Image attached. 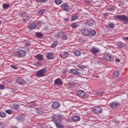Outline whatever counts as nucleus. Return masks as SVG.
Wrapping results in <instances>:
<instances>
[{
  "label": "nucleus",
  "instance_id": "20e7f679",
  "mask_svg": "<svg viewBox=\"0 0 128 128\" xmlns=\"http://www.w3.org/2000/svg\"><path fill=\"white\" fill-rule=\"evenodd\" d=\"M81 34L82 36H90V29L88 28H82L81 30Z\"/></svg>",
  "mask_w": 128,
  "mask_h": 128
},
{
  "label": "nucleus",
  "instance_id": "c756f323",
  "mask_svg": "<svg viewBox=\"0 0 128 128\" xmlns=\"http://www.w3.org/2000/svg\"><path fill=\"white\" fill-rule=\"evenodd\" d=\"M78 20V15L76 14H74L72 16V20Z\"/></svg>",
  "mask_w": 128,
  "mask_h": 128
},
{
  "label": "nucleus",
  "instance_id": "052dcab7",
  "mask_svg": "<svg viewBox=\"0 0 128 128\" xmlns=\"http://www.w3.org/2000/svg\"><path fill=\"white\" fill-rule=\"evenodd\" d=\"M127 2L128 1V0H126Z\"/></svg>",
  "mask_w": 128,
  "mask_h": 128
},
{
  "label": "nucleus",
  "instance_id": "ddd939ff",
  "mask_svg": "<svg viewBox=\"0 0 128 128\" xmlns=\"http://www.w3.org/2000/svg\"><path fill=\"white\" fill-rule=\"evenodd\" d=\"M54 84L56 86H60V84H62V79L58 78L54 80Z\"/></svg>",
  "mask_w": 128,
  "mask_h": 128
},
{
  "label": "nucleus",
  "instance_id": "3c124183",
  "mask_svg": "<svg viewBox=\"0 0 128 128\" xmlns=\"http://www.w3.org/2000/svg\"><path fill=\"white\" fill-rule=\"evenodd\" d=\"M24 13L19 14L20 16H22V17L24 16Z\"/></svg>",
  "mask_w": 128,
  "mask_h": 128
},
{
  "label": "nucleus",
  "instance_id": "c85d7f7f",
  "mask_svg": "<svg viewBox=\"0 0 128 128\" xmlns=\"http://www.w3.org/2000/svg\"><path fill=\"white\" fill-rule=\"evenodd\" d=\"M16 120L21 122V120H24V117H22V116H18L16 117Z\"/></svg>",
  "mask_w": 128,
  "mask_h": 128
},
{
  "label": "nucleus",
  "instance_id": "f257e3e1",
  "mask_svg": "<svg viewBox=\"0 0 128 128\" xmlns=\"http://www.w3.org/2000/svg\"><path fill=\"white\" fill-rule=\"evenodd\" d=\"M64 120V116L60 114H56L52 117V122L55 124L57 128H62L64 126L62 124V120Z\"/></svg>",
  "mask_w": 128,
  "mask_h": 128
},
{
  "label": "nucleus",
  "instance_id": "a211bd4d",
  "mask_svg": "<svg viewBox=\"0 0 128 128\" xmlns=\"http://www.w3.org/2000/svg\"><path fill=\"white\" fill-rule=\"evenodd\" d=\"M69 54H68V52H64L62 54H60V56L62 58H68Z\"/></svg>",
  "mask_w": 128,
  "mask_h": 128
},
{
  "label": "nucleus",
  "instance_id": "72a5a7b5",
  "mask_svg": "<svg viewBox=\"0 0 128 128\" xmlns=\"http://www.w3.org/2000/svg\"><path fill=\"white\" fill-rule=\"evenodd\" d=\"M114 76H120V72L118 71H115L114 72Z\"/></svg>",
  "mask_w": 128,
  "mask_h": 128
},
{
  "label": "nucleus",
  "instance_id": "9d476101",
  "mask_svg": "<svg viewBox=\"0 0 128 128\" xmlns=\"http://www.w3.org/2000/svg\"><path fill=\"white\" fill-rule=\"evenodd\" d=\"M77 96H80V98H84L86 96V92L82 90H80L77 92Z\"/></svg>",
  "mask_w": 128,
  "mask_h": 128
},
{
  "label": "nucleus",
  "instance_id": "393cba45",
  "mask_svg": "<svg viewBox=\"0 0 128 128\" xmlns=\"http://www.w3.org/2000/svg\"><path fill=\"white\" fill-rule=\"evenodd\" d=\"M10 8V4H2V8L4 10H8Z\"/></svg>",
  "mask_w": 128,
  "mask_h": 128
},
{
  "label": "nucleus",
  "instance_id": "bf43d9fd",
  "mask_svg": "<svg viewBox=\"0 0 128 128\" xmlns=\"http://www.w3.org/2000/svg\"><path fill=\"white\" fill-rule=\"evenodd\" d=\"M0 24H2V22L0 21Z\"/></svg>",
  "mask_w": 128,
  "mask_h": 128
},
{
  "label": "nucleus",
  "instance_id": "864d4df0",
  "mask_svg": "<svg viewBox=\"0 0 128 128\" xmlns=\"http://www.w3.org/2000/svg\"><path fill=\"white\" fill-rule=\"evenodd\" d=\"M113 8H108V10H112Z\"/></svg>",
  "mask_w": 128,
  "mask_h": 128
},
{
  "label": "nucleus",
  "instance_id": "7ed1b4c3",
  "mask_svg": "<svg viewBox=\"0 0 128 128\" xmlns=\"http://www.w3.org/2000/svg\"><path fill=\"white\" fill-rule=\"evenodd\" d=\"M46 72V68H44L40 70L36 74V76H39L40 78H42V76H44V74Z\"/></svg>",
  "mask_w": 128,
  "mask_h": 128
},
{
  "label": "nucleus",
  "instance_id": "bb28decb",
  "mask_svg": "<svg viewBox=\"0 0 128 128\" xmlns=\"http://www.w3.org/2000/svg\"><path fill=\"white\" fill-rule=\"evenodd\" d=\"M12 107L14 110H18L20 108V105L18 104H13Z\"/></svg>",
  "mask_w": 128,
  "mask_h": 128
},
{
  "label": "nucleus",
  "instance_id": "7c9ffc66",
  "mask_svg": "<svg viewBox=\"0 0 128 128\" xmlns=\"http://www.w3.org/2000/svg\"><path fill=\"white\" fill-rule=\"evenodd\" d=\"M6 114L4 112H0V118H6Z\"/></svg>",
  "mask_w": 128,
  "mask_h": 128
},
{
  "label": "nucleus",
  "instance_id": "aec40b11",
  "mask_svg": "<svg viewBox=\"0 0 128 128\" xmlns=\"http://www.w3.org/2000/svg\"><path fill=\"white\" fill-rule=\"evenodd\" d=\"M70 72L74 74H76V76H80V72H78V70H76L74 69L70 70Z\"/></svg>",
  "mask_w": 128,
  "mask_h": 128
},
{
  "label": "nucleus",
  "instance_id": "c03bdc74",
  "mask_svg": "<svg viewBox=\"0 0 128 128\" xmlns=\"http://www.w3.org/2000/svg\"><path fill=\"white\" fill-rule=\"evenodd\" d=\"M6 114H12V110H6Z\"/></svg>",
  "mask_w": 128,
  "mask_h": 128
},
{
  "label": "nucleus",
  "instance_id": "09e8293b",
  "mask_svg": "<svg viewBox=\"0 0 128 128\" xmlns=\"http://www.w3.org/2000/svg\"><path fill=\"white\" fill-rule=\"evenodd\" d=\"M0 128H4L2 124L0 123Z\"/></svg>",
  "mask_w": 128,
  "mask_h": 128
},
{
  "label": "nucleus",
  "instance_id": "e433bc0d",
  "mask_svg": "<svg viewBox=\"0 0 128 128\" xmlns=\"http://www.w3.org/2000/svg\"><path fill=\"white\" fill-rule=\"evenodd\" d=\"M30 20V18L26 16L24 18H23L22 20L24 22H26V20Z\"/></svg>",
  "mask_w": 128,
  "mask_h": 128
},
{
  "label": "nucleus",
  "instance_id": "603ef678",
  "mask_svg": "<svg viewBox=\"0 0 128 128\" xmlns=\"http://www.w3.org/2000/svg\"><path fill=\"white\" fill-rule=\"evenodd\" d=\"M80 68H84V66H80Z\"/></svg>",
  "mask_w": 128,
  "mask_h": 128
},
{
  "label": "nucleus",
  "instance_id": "8fccbe9b",
  "mask_svg": "<svg viewBox=\"0 0 128 128\" xmlns=\"http://www.w3.org/2000/svg\"><path fill=\"white\" fill-rule=\"evenodd\" d=\"M116 62H120V58H116Z\"/></svg>",
  "mask_w": 128,
  "mask_h": 128
},
{
  "label": "nucleus",
  "instance_id": "39448f33",
  "mask_svg": "<svg viewBox=\"0 0 128 128\" xmlns=\"http://www.w3.org/2000/svg\"><path fill=\"white\" fill-rule=\"evenodd\" d=\"M26 51L22 50H20L17 52V56L18 58H24L26 56Z\"/></svg>",
  "mask_w": 128,
  "mask_h": 128
},
{
  "label": "nucleus",
  "instance_id": "a19ab883",
  "mask_svg": "<svg viewBox=\"0 0 128 128\" xmlns=\"http://www.w3.org/2000/svg\"><path fill=\"white\" fill-rule=\"evenodd\" d=\"M108 26L111 28H114V24H109Z\"/></svg>",
  "mask_w": 128,
  "mask_h": 128
},
{
  "label": "nucleus",
  "instance_id": "423d86ee",
  "mask_svg": "<svg viewBox=\"0 0 128 128\" xmlns=\"http://www.w3.org/2000/svg\"><path fill=\"white\" fill-rule=\"evenodd\" d=\"M114 18H118V20H124V22H128V18L126 16H124V15H117L114 16Z\"/></svg>",
  "mask_w": 128,
  "mask_h": 128
},
{
  "label": "nucleus",
  "instance_id": "5fc2aeb1",
  "mask_svg": "<svg viewBox=\"0 0 128 128\" xmlns=\"http://www.w3.org/2000/svg\"><path fill=\"white\" fill-rule=\"evenodd\" d=\"M124 40H128V37H126L124 38Z\"/></svg>",
  "mask_w": 128,
  "mask_h": 128
},
{
  "label": "nucleus",
  "instance_id": "6e6552de",
  "mask_svg": "<svg viewBox=\"0 0 128 128\" xmlns=\"http://www.w3.org/2000/svg\"><path fill=\"white\" fill-rule=\"evenodd\" d=\"M94 112L95 114H100V112H102V108L100 107H96L94 110Z\"/></svg>",
  "mask_w": 128,
  "mask_h": 128
},
{
  "label": "nucleus",
  "instance_id": "cd10ccee",
  "mask_svg": "<svg viewBox=\"0 0 128 128\" xmlns=\"http://www.w3.org/2000/svg\"><path fill=\"white\" fill-rule=\"evenodd\" d=\"M96 32V31L92 30H89V34H90V36H94Z\"/></svg>",
  "mask_w": 128,
  "mask_h": 128
},
{
  "label": "nucleus",
  "instance_id": "58836bf2",
  "mask_svg": "<svg viewBox=\"0 0 128 128\" xmlns=\"http://www.w3.org/2000/svg\"><path fill=\"white\" fill-rule=\"evenodd\" d=\"M56 46H58L57 43H56V42L52 43L51 45V48H56Z\"/></svg>",
  "mask_w": 128,
  "mask_h": 128
},
{
  "label": "nucleus",
  "instance_id": "2eb2a0df",
  "mask_svg": "<svg viewBox=\"0 0 128 128\" xmlns=\"http://www.w3.org/2000/svg\"><path fill=\"white\" fill-rule=\"evenodd\" d=\"M94 24H95L94 21L92 20H88L85 22V24H86V26H94Z\"/></svg>",
  "mask_w": 128,
  "mask_h": 128
},
{
  "label": "nucleus",
  "instance_id": "4d7b16f0",
  "mask_svg": "<svg viewBox=\"0 0 128 128\" xmlns=\"http://www.w3.org/2000/svg\"><path fill=\"white\" fill-rule=\"evenodd\" d=\"M96 78H98V76H96Z\"/></svg>",
  "mask_w": 128,
  "mask_h": 128
},
{
  "label": "nucleus",
  "instance_id": "13d9d810",
  "mask_svg": "<svg viewBox=\"0 0 128 128\" xmlns=\"http://www.w3.org/2000/svg\"><path fill=\"white\" fill-rule=\"evenodd\" d=\"M38 112L39 114H42V112Z\"/></svg>",
  "mask_w": 128,
  "mask_h": 128
},
{
  "label": "nucleus",
  "instance_id": "a18cd8bd",
  "mask_svg": "<svg viewBox=\"0 0 128 128\" xmlns=\"http://www.w3.org/2000/svg\"><path fill=\"white\" fill-rule=\"evenodd\" d=\"M0 90H4V86L2 84H0Z\"/></svg>",
  "mask_w": 128,
  "mask_h": 128
},
{
  "label": "nucleus",
  "instance_id": "4468645a",
  "mask_svg": "<svg viewBox=\"0 0 128 128\" xmlns=\"http://www.w3.org/2000/svg\"><path fill=\"white\" fill-rule=\"evenodd\" d=\"M34 58H36L38 60L42 62V60H44V56L40 54H37L34 56Z\"/></svg>",
  "mask_w": 128,
  "mask_h": 128
},
{
  "label": "nucleus",
  "instance_id": "5701e85b",
  "mask_svg": "<svg viewBox=\"0 0 128 128\" xmlns=\"http://www.w3.org/2000/svg\"><path fill=\"white\" fill-rule=\"evenodd\" d=\"M105 58L107 60H110V62L112 60V56L108 54H107L105 56Z\"/></svg>",
  "mask_w": 128,
  "mask_h": 128
},
{
  "label": "nucleus",
  "instance_id": "9b49d317",
  "mask_svg": "<svg viewBox=\"0 0 128 128\" xmlns=\"http://www.w3.org/2000/svg\"><path fill=\"white\" fill-rule=\"evenodd\" d=\"M110 108H118V106H120V103L117 102H112L110 104Z\"/></svg>",
  "mask_w": 128,
  "mask_h": 128
},
{
  "label": "nucleus",
  "instance_id": "de8ad7c7",
  "mask_svg": "<svg viewBox=\"0 0 128 128\" xmlns=\"http://www.w3.org/2000/svg\"><path fill=\"white\" fill-rule=\"evenodd\" d=\"M85 2H86L87 4H90V2L88 1V0H86V1H85Z\"/></svg>",
  "mask_w": 128,
  "mask_h": 128
},
{
  "label": "nucleus",
  "instance_id": "1a4fd4ad",
  "mask_svg": "<svg viewBox=\"0 0 128 128\" xmlns=\"http://www.w3.org/2000/svg\"><path fill=\"white\" fill-rule=\"evenodd\" d=\"M61 8L64 10V12H68V4H63L60 6Z\"/></svg>",
  "mask_w": 128,
  "mask_h": 128
},
{
  "label": "nucleus",
  "instance_id": "a878e982",
  "mask_svg": "<svg viewBox=\"0 0 128 128\" xmlns=\"http://www.w3.org/2000/svg\"><path fill=\"white\" fill-rule=\"evenodd\" d=\"M44 12H46V10L42 9L39 10L37 14L38 16H42V14H44Z\"/></svg>",
  "mask_w": 128,
  "mask_h": 128
},
{
  "label": "nucleus",
  "instance_id": "dca6fc26",
  "mask_svg": "<svg viewBox=\"0 0 128 128\" xmlns=\"http://www.w3.org/2000/svg\"><path fill=\"white\" fill-rule=\"evenodd\" d=\"M72 120L73 122H79L80 120V117L78 116H72Z\"/></svg>",
  "mask_w": 128,
  "mask_h": 128
},
{
  "label": "nucleus",
  "instance_id": "4be33fe9",
  "mask_svg": "<svg viewBox=\"0 0 128 128\" xmlns=\"http://www.w3.org/2000/svg\"><path fill=\"white\" fill-rule=\"evenodd\" d=\"M36 28V25L35 24H32L30 26H29V28L31 30H34Z\"/></svg>",
  "mask_w": 128,
  "mask_h": 128
},
{
  "label": "nucleus",
  "instance_id": "473e14b6",
  "mask_svg": "<svg viewBox=\"0 0 128 128\" xmlns=\"http://www.w3.org/2000/svg\"><path fill=\"white\" fill-rule=\"evenodd\" d=\"M62 2V0H55V4H60Z\"/></svg>",
  "mask_w": 128,
  "mask_h": 128
},
{
  "label": "nucleus",
  "instance_id": "b1692460",
  "mask_svg": "<svg viewBox=\"0 0 128 128\" xmlns=\"http://www.w3.org/2000/svg\"><path fill=\"white\" fill-rule=\"evenodd\" d=\"M74 56H80V54H82V52H80V51L79 50H76L74 52Z\"/></svg>",
  "mask_w": 128,
  "mask_h": 128
},
{
  "label": "nucleus",
  "instance_id": "6e6d98bb",
  "mask_svg": "<svg viewBox=\"0 0 128 128\" xmlns=\"http://www.w3.org/2000/svg\"><path fill=\"white\" fill-rule=\"evenodd\" d=\"M26 46H30V44L26 43Z\"/></svg>",
  "mask_w": 128,
  "mask_h": 128
},
{
  "label": "nucleus",
  "instance_id": "0eeeda50",
  "mask_svg": "<svg viewBox=\"0 0 128 128\" xmlns=\"http://www.w3.org/2000/svg\"><path fill=\"white\" fill-rule=\"evenodd\" d=\"M16 82L18 84H20V86H24V84H26V82H24V79L18 78L16 79Z\"/></svg>",
  "mask_w": 128,
  "mask_h": 128
},
{
  "label": "nucleus",
  "instance_id": "f3484780",
  "mask_svg": "<svg viewBox=\"0 0 128 128\" xmlns=\"http://www.w3.org/2000/svg\"><path fill=\"white\" fill-rule=\"evenodd\" d=\"M60 102H54L52 104V106L54 108H60Z\"/></svg>",
  "mask_w": 128,
  "mask_h": 128
},
{
  "label": "nucleus",
  "instance_id": "37998d69",
  "mask_svg": "<svg viewBox=\"0 0 128 128\" xmlns=\"http://www.w3.org/2000/svg\"><path fill=\"white\" fill-rule=\"evenodd\" d=\"M34 66H40V62H36L34 63Z\"/></svg>",
  "mask_w": 128,
  "mask_h": 128
},
{
  "label": "nucleus",
  "instance_id": "f03ea898",
  "mask_svg": "<svg viewBox=\"0 0 128 128\" xmlns=\"http://www.w3.org/2000/svg\"><path fill=\"white\" fill-rule=\"evenodd\" d=\"M56 36H58L59 38H62V40H68V37L66 35L64 34L62 32H58L56 34Z\"/></svg>",
  "mask_w": 128,
  "mask_h": 128
},
{
  "label": "nucleus",
  "instance_id": "79ce46f5",
  "mask_svg": "<svg viewBox=\"0 0 128 128\" xmlns=\"http://www.w3.org/2000/svg\"><path fill=\"white\" fill-rule=\"evenodd\" d=\"M117 46H118V48H122L123 46L122 44H121L120 43H118V44H117Z\"/></svg>",
  "mask_w": 128,
  "mask_h": 128
},
{
  "label": "nucleus",
  "instance_id": "f8f14e48",
  "mask_svg": "<svg viewBox=\"0 0 128 128\" xmlns=\"http://www.w3.org/2000/svg\"><path fill=\"white\" fill-rule=\"evenodd\" d=\"M91 52L92 54H98V52H100V50L98 48L93 47L91 48Z\"/></svg>",
  "mask_w": 128,
  "mask_h": 128
},
{
  "label": "nucleus",
  "instance_id": "2f4dec72",
  "mask_svg": "<svg viewBox=\"0 0 128 128\" xmlns=\"http://www.w3.org/2000/svg\"><path fill=\"white\" fill-rule=\"evenodd\" d=\"M36 1L38 2H40V3L44 4V2H48V0H36Z\"/></svg>",
  "mask_w": 128,
  "mask_h": 128
},
{
  "label": "nucleus",
  "instance_id": "412c9836",
  "mask_svg": "<svg viewBox=\"0 0 128 128\" xmlns=\"http://www.w3.org/2000/svg\"><path fill=\"white\" fill-rule=\"evenodd\" d=\"M36 36L38 38H42V36H44V34H42L41 32H36Z\"/></svg>",
  "mask_w": 128,
  "mask_h": 128
},
{
  "label": "nucleus",
  "instance_id": "49530a36",
  "mask_svg": "<svg viewBox=\"0 0 128 128\" xmlns=\"http://www.w3.org/2000/svg\"><path fill=\"white\" fill-rule=\"evenodd\" d=\"M64 22H70V19H68V18H65Z\"/></svg>",
  "mask_w": 128,
  "mask_h": 128
},
{
  "label": "nucleus",
  "instance_id": "4c0bfd02",
  "mask_svg": "<svg viewBox=\"0 0 128 128\" xmlns=\"http://www.w3.org/2000/svg\"><path fill=\"white\" fill-rule=\"evenodd\" d=\"M97 96H103L104 94V92H98L96 93Z\"/></svg>",
  "mask_w": 128,
  "mask_h": 128
},
{
  "label": "nucleus",
  "instance_id": "c9c22d12",
  "mask_svg": "<svg viewBox=\"0 0 128 128\" xmlns=\"http://www.w3.org/2000/svg\"><path fill=\"white\" fill-rule=\"evenodd\" d=\"M36 106V103H34V102H32L29 104L30 108H32L33 106Z\"/></svg>",
  "mask_w": 128,
  "mask_h": 128
},
{
  "label": "nucleus",
  "instance_id": "6ab92c4d",
  "mask_svg": "<svg viewBox=\"0 0 128 128\" xmlns=\"http://www.w3.org/2000/svg\"><path fill=\"white\" fill-rule=\"evenodd\" d=\"M48 60H52L54 58V52H49L46 55Z\"/></svg>",
  "mask_w": 128,
  "mask_h": 128
},
{
  "label": "nucleus",
  "instance_id": "f704fd0d",
  "mask_svg": "<svg viewBox=\"0 0 128 128\" xmlns=\"http://www.w3.org/2000/svg\"><path fill=\"white\" fill-rule=\"evenodd\" d=\"M78 26V24L76 23H72L71 24V28H77Z\"/></svg>",
  "mask_w": 128,
  "mask_h": 128
},
{
  "label": "nucleus",
  "instance_id": "ea45409f",
  "mask_svg": "<svg viewBox=\"0 0 128 128\" xmlns=\"http://www.w3.org/2000/svg\"><path fill=\"white\" fill-rule=\"evenodd\" d=\"M10 67L14 70H18V67L14 65H10Z\"/></svg>",
  "mask_w": 128,
  "mask_h": 128
}]
</instances>
